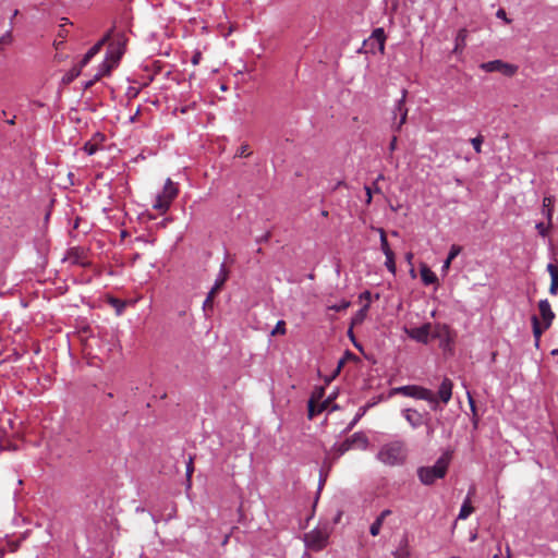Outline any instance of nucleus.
<instances>
[{
  "label": "nucleus",
  "instance_id": "nucleus-1",
  "mask_svg": "<svg viewBox=\"0 0 558 558\" xmlns=\"http://www.w3.org/2000/svg\"><path fill=\"white\" fill-rule=\"evenodd\" d=\"M109 40H110L109 52H110V57L112 60L110 62L104 61L101 63V66L98 70V72L94 75V78L84 84L85 89L90 88L95 84V82L99 81L104 75L110 73L113 64L119 61V59L121 58V56L123 53V46L125 44L123 34L113 35L111 33V39H109Z\"/></svg>",
  "mask_w": 558,
  "mask_h": 558
},
{
  "label": "nucleus",
  "instance_id": "nucleus-2",
  "mask_svg": "<svg viewBox=\"0 0 558 558\" xmlns=\"http://www.w3.org/2000/svg\"><path fill=\"white\" fill-rule=\"evenodd\" d=\"M377 459L390 466L403 464L407 459L405 444L401 440L390 441L381 446Z\"/></svg>",
  "mask_w": 558,
  "mask_h": 558
},
{
  "label": "nucleus",
  "instance_id": "nucleus-3",
  "mask_svg": "<svg viewBox=\"0 0 558 558\" xmlns=\"http://www.w3.org/2000/svg\"><path fill=\"white\" fill-rule=\"evenodd\" d=\"M450 462V456L444 453L432 466H421L417 470V476L422 484L432 485L437 480L445 477Z\"/></svg>",
  "mask_w": 558,
  "mask_h": 558
},
{
  "label": "nucleus",
  "instance_id": "nucleus-4",
  "mask_svg": "<svg viewBox=\"0 0 558 558\" xmlns=\"http://www.w3.org/2000/svg\"><path fill=\"white\" fill-rule=\"evenodd\" d=\"M111 39V32L108 33L102 39H100L97 44H95L83 57L82 61L74 65L70 71H68L62 77V84L69 85L71 84L82 72V69L90 61V59L96 56L105 43Z\"/></svg>",
  "mask_w": 558,
  "mask_h": 558
},
{
  "label": "nucleus",
  "instance_id": "nucleus-5",
  "mask_svg": "<svg viewBox=\"0 0 558 558\" xmlns=\"http://www.w3.org/2000/svg\"><path fill=\"white\" fill-rule=\"evenodd\" d=\"M393 393L402 395L404 397L414 398L417 400H425L432 409L437 410L438 401L434 392L427 388L417 385L401 386L393 389Z\"/></svg>",
  "mask_w": 558,
  "mask_h": 558
},
{
  "label": "nucleus",
  "instance_id": "nucleus-6",
  "mask_svg": "<svg viewBox=\"0 0 558 558\" xmlns=\"http://www.w3.org/2000/svg\"><path fill=\"white\" fill-rule=\"evenodd\" d=\"M178 192L177 184L172 182L171 179H167L162 191L157 194L153 207L160 213H166L172 201L177 197Z\"/></svg>",
  "mask_w": 558,
  "mask_h": 558
},
{
  "label": "nucleus",
  "instance_id": "nucleus-7",
  "mask_svg": "<svg viewBox=\"0 0 558 558\" xmlns=\"http://www.w3.org/2000/svg\"><path fill=\"white\" fill-rule=\"evenodd\" d=\"M329 531L327 527L314 529L304 535L306 547L312 550L318 551L325 548L328 544Z\"/></svg>",
  "mask_w": 558,
  "mask_h": 558
},
{
  "label": "nucleus",
  "instance_id": "nucleus-8",
  "mask_svg": "<svg viewBox=\"0 0 558 558\" xmlns=\"http://www.w3.org/2000/svg\"><path fill=\"white\" fill-rule=\"evenodd\" d=\"M480 68L485 72H500L506 76H513L518 72V66L515 64L507 63L502 60L484 62Z\"/></svg>",
  "mask_w": 558,
  "mask_h": 558
},
{
  "label": "nucleus",
  "instance_id": "nucleus-9",
  "mask_svg": "<svg viewBox=\"0 0 558 558\" xmlns=\"http://www.w3.org/2000/svg\"><path fill=\"white\" fill-rule=\"evenodd\" d=\"M386 34L384 28H375L368 39L364 40V46L371 51L378 50L380 53L385 50Z\"/></svg>",
  "mask_w": 558,
  "mask_h": 558
},
{
  "label": "nucleus",
  "instance_id": "nucleus-10",
  "mask_svg": "<svg viewBox=\"0 0 558 558\" xmlns=\"http://www.w3.org/2000/svg\"><path fill=\"white\" fill-rule=\"evenodd\" d=\"M432 325L429 323L424 324L416 328L405 329L407 335L417 342L428 343Z\"/></svg>",
  "mask_w": 558,
  "mask_h": 558
},
{
  "label": "nucleus",
  "instance_id": "nucleus-11",
  "mask_svg": "<svg viewBox=\"0 0 558 558\" xmlns=\"http://www.w3.org/2000/svg\"><path fill=\"white\" fill-rule=\"evenodd\" d=\"M408 92L402 89L401 98L396 102L393 113L395 116L400 114V121L396 124V130L399 131L402 125L407 122L408 109L405 108Z\"/></svg>",
  "mask_w": 558,
  "mask_h": 558
},
{
  "label": "nucleus",
  "instance_id": "nucleus-12",
  "mask_svg": "<svg viewBox=\"0 0 558 558\" xmlns=\"http://www.w3.org/2000/svg\"><path fill=\"white\" fill-rule=\"evenodd\" d=\"M538 311L544 328H549L555 319V313L553 312L548 300H541L538 302Z\"/></svg>",
  "mask_w": 558,
  "mask_h": 558
},
{
  "label": "nucleus",
  "instance_id": "nucleus-13",
  "mask_svg": "<svg viewBox=\"0 0 558 558\" xmlns=\"http://www.w3.org/2000/svg\"><path fill=\"white\" fill-rule=\"evenodd\" d=\"M402 415L412 428H417L426 423L425 415L414 409H404Z\"/></svg>",
  "mask_w": 558,
  "mask_h": 558
},
{
  "label": "nucleus",
  "instance_id": "nucleus-14",
  "mask_svg": "<svg viewBox=\"0 0 558 558\" xmlns=\"http://www.w3.org/2000/svg\"><path fill=\"white\" fill-rule=\"evenodd\" d=\"M453 384L449 378H445L438 389V398L444 404H447L452 397Z\"/></svg>",
  "mask_w": 558,
  "mask_h": 558
},
{
  "label": "nucleus",
  "instance_id": "nucleus-15",
  "mask_svg": "<svg viewBox=\"0 0 558 558\" xmlns=\"http://www.w3.org/2000/svg\"><path fill=\"white\" fill-rule=\"evenodd\" d=\"M391 513L392 512L389 509H385L379 513V515L375 519V521L369 526V533L372 536L379 535L386 518L389 517Z\"/></svg>",
  "mask_w": 558,
  "mask_h": 558
},
{
  "label": "nucleus",
  "instance_id": "nucleus-16",
  "mask_svg": "<svg viewBox=\"0 0 558 558\" xmlns=\"http://www.w3.org/2000/svg\"><path fill=\"white\" fill-rule=\"evenodd\" d=\"M555 199L553 196H545L542 204V215L547 219V222L551 225L553 213H554Z\"/></svg>",
  "mask_w": 558,
  "mask_h": 558
},
{
  "label": "nucleus",
  "instance_id": "nucleus-17",
  "mask_svg": "<svg viewBox=\"0 0 558 558\" xmlns=\"http://www.w3.org/2000/svg\"><path fill=\"white\" fill-rule=\"evenodd\" d=\"M547 271L550 275L549 293L556 295L558 292V268L556 265L550 263L547 265Z\"/></svg>",
  "mask_w": 558,
  "mask_h": 558
},
{
  "label": "nucleus",
  "instance_id": "nucleus-18",
  "mask_svg": "<svg viewBox=\"0 0 558 558\" xmlns=\"http://www.w3.org/2000/svg\"><path fill=\"white\" fill-rule=\"evenodd\" d=\"M420 275H421V279H422L423 283L426 286L434 284V283L438 282V278H437L436 274L426 265H423L420 268Z\"/></svg>",
  "mask_w": 558,
  "mask_h": 558
},
{
  "label": "nucleus",
  "instance_id": "nucleus-19",
  "mask_svg": "<svg viewBox=\"0 0 558 558\" xmlns=\"http://www.w3.org/2000/svg\"><path fill=\"white\" fill-rule=\"evenodd\" d=\"M532 328H533V336L535 339V347H539L541 337L542 333L547 330L548 328H544V324L539 322L537 316H532Z\"/></svg>",
  "mask_w": 558,
  "mask_h": 558
},
{
  "label": "nucleus",
  "instance_id": "nucleus-20",
  "mask_svg": "<svg viewBox=\"0 0 558 558\" xmlns=\"http://www.w3.org/2000/svg\"><path fill=\"white\" fill-rule=\"evenodd\" d=\"M461 250H462L461 246H459L457 244L451 245L449 254L441 266V271L444 274L448 272L451 262L461 253Z\"/></svg>",
  "mask_w": 558,
  "mask_h": 558
},
{
  "label": "nucleus",
  "instance_id": "nucleus-21",
  "mask_svg": "<svg viewBox=\"0 0 558 558\" xmlns=\"http://www.w3.org/2000/svg\"><path fill=\"white\" fill-rule=\"evenodd\" d=\"M227 279H228V270L225 265H221L220 271H219L217 279L215 281V284L210 291L217 294L219 292V290L222 288V286L225 284V282L227 281Z\"/></svg>",
  "mask_w": 558,
  "mask_h": 558
},
{
  "label": "nucleus",
  "instance_id": "nucleus-22",
  "mask_svg": "<svg viewBox=\"0 0 558 558\" xmlns=\"http://www.w3.org/2000/svg\"><path fill=\"white\" fill-rule=\"evenodd\" d=\"M466 36H468V32L465 28H462L458 32L457 37H456V45L453 48L454 53L461 52L463 50V48L465 46Z\"/></svg>",
  "mask_w": 558,
  "mask_h": 558
},
{
  "label": "nucleus",
  "instance_id": "nucleus-23",
  "mask_svg": "<svg viewBox=\"0 0 558 558\" xmlns=\"http://www.w3.org/2000/svg\"><path fill=\"white\" fill-rule=\"evenodd\" d=\"M348 440H351V446L352 447L354 445H356L357 447H360L362 449H366V447L368 445L367 437L365 435H363L362 433L353 434L350 438H348Z\"/></svg>",
  "mask_w": 558,
  "mask_h": 558
},
{
  "label": "nucleus",
  "instance_id": "nucleus-24",
  "mask_svg": "<svg viewBox=\"0 0 558 558\" xmlns=\"http://www.w3.org/2000/svg\"><path fill=\"white\" fill-rule=\"evenodd\" d=\"M473 511H474V508L472 507L470 497L468 496L461 506L460 512L458 514V519L465 520Z\"/></svg>",
  "mask_w": 558,
  "mask_h": 558
},
{
  "label": "nucleus",
  "instance_id": "nucleus-25",
  "mask_svg": "<svg viewBox=\"0 0 558 558\" xmlns=\"http://www.w3.org/2000/svg\"><path fill=\"white\" fill-rule=\"evenodd\" d=\"M109 303L116 308V313L118 315H121L124 307L128 305V304H132L134 305L135 304V301H121L119 299H116V298H110L109 299Z\"/></svg>",
  "mask_w": 558,
  "mask_h": 558
},
{
  "label": "nucleus",
  "instance_id": "nucleus-26",
  "mask_svg": "<svg viewBox=\"0 0 558 558\" xmlns=\"http://www.w3.org/2000/svg\"><path fill=\"white\" fill-rule=\"evenodd\" d=\"M393 558H409L410 551L408 548V541L403 539L400 544V546L397 548L396 551H393Z\"/></svg>",
  "mask_w": 558,
  "mask_h": 558
},
{
  "label": "nucleus",
  "instance_id": "nucleus-27",
  "mask_svg": "<svg viewBox=\"0 0 558 558\" xmlns=\"http://www.w3.org/2000/svg\"><path fill=\"white\" fill-rule=\"evenodd\" d=\"M325 403L316 405L315 401L311 399L308 401V417L313 418L316 414L320 413L325 409Z\"/></svg>",
  "mask_w": 558,
  "mask_h": 558
},
{
  "label": "nucleus",
  "instance_id": "nucleus-28",
  "mask_svg": "<svg viewBox=\"0 0 558 558\" xmlns=\"http://www.w3.org/2000/svg\"><path fill=\"white\" fill-rule=\"evenodd\" d=\"M369 308V304L366 303L353 317L352 323L353 324H361L365 319L367 315V311Z\"/></svg>",
  "mask_w": 558,
  "mask_h": 558
},
{
  "label": "nucleus",
  "instance_id": "nucleus-29",
  "mask_svg": "<svg viewBox=\"0 0 558 558\" xmlns=\"http://www.w3.org/2000/svg\"><path fill=\"white\" fill-rule=\"evenodd\" d=\"M352 448L351 440L345 439L339 445L333 447L335 452L338 457L342 456L344 452L349 451Z\"/></svg>",
  "mask_w": 558,
  "mask_h": 558
},
{
  "label": "nucleus",
  "instance_id": "nucleus-30",
  "mask_svg": "<svg viewBox=\"0 0 558 558\" xmlns=\"http://www.w3.org/2000/svg\"><path fill=\"white\" fill-rule=\"evenodd\" d=\"M379 231H380V247H381L383 253L385 255L392 254L393 252L389 246L385 231L383 229H380Z\"/></svg>",
  "mask_w": 558,
  "mask_h": 558
},
{
  "label": "nucleus",
  "instance_id": "nucleus-31",
  "mask_svg": "<svg viewBox=\"0 0 558 558\" xmlns=\"http://www.w3.org/2000/svg\"><path fill=\"white\" fill-rule=\"evenodd\" d=\"M386 256V262H385V266L387 267V269L392 274L395 275L396 274V262H395V254H388V255H385Z\"/></svg>",
  "mask_w": 558,
  "mask_h": 558
},
{
  "label": "nucleus",
  "instance_id": "nucleus-32",
  "mask_svg": "<svg viewBox=\"0 0 558 558\" xmlns=\"http://www.w3.org/2000/svg\"><path fill=\"white\" fill-rule=\"evenodd\" d=\"M286 332H287V329H286L284 320H279V322H277L275 328L272 329L271 336L286 335Z\"/></svg>",
  "mask_w": 558,
  "mask_h": 558
},
{
  "label": "nucleus",
  "instance_id": "nucleus-33",
  "mask_svg": "<svg viewBox=\"0 0 558 558\" xmlns=\"http://www.w3.org/2000/svg\"><path fill=\"white\" fill-rule=\"evenodd\" d=\"M350 306V302L342 300L338 304H333L328 306V310L335 311V312H342L345 311Z\"/></svg>",
  "mask_w": 558,
  "mask_h": 558
},
{
  "label": "nucleus",
  "instance_id": "nucleus-34",
  "mask_svg": "<svg viewBox=\"0 0 558 558\" xmlns=\"http://www.w3.org/2000/svg\"><path fill=\"white\" fill-rule=\"evenodd\" d=\"M483 142H484V138L482 135H477L476 137L471 140V144L477 154H480L482 151Z\"/></svg>",
  "mask_w": 558,
  "mask_h": 558
},
{
  "label": "nucleus",
  "instance_id": "nucleus-35",
  "mask_svg": "<svg viewBox=\"0 0 558 558\" xmlns=\"http://www.w3.org/2000/svg\"><path fill=\"white\" fill-rule=\"evenodd\" d=\"M83 150H84L87 155H94V154L98 150V146H97V144H95V143L87 142V143H85V145L83 146Z\"/></svg>",
  "mask_w": 558,
  "mask_h": 558
},
{
  "label": "nucleus",
  "instance_id": "nucleus-36",
  "mask_svg": "<svg viewBox=\"0 0 558 558\" xmlns=\"http://www.w3.org/2000/svg\"><path fill=\"white\" fill-rule=\"evenodd\" d=\"M193 472H194L193 458L190 457L189 461L186 463V478H187L189 484L191 483V477H192Z\"/></svg>",
  "mask_w": 558,
  "mask_h": 558
},
{
  "label": "nucleus",
  "instance_id": "nucleus-37",
  "mask_svg": "<svg viewBox=\"0 0 558 558\" xmlns=\"http://www.w3.org/2000/svg\"><path fill=\"white\" fill-rule=\"evenodd\" d=\"M549 227H550V225H549V223L545 225L544 222H538V223H536V226H535V228L537 229L538 233H539L541 235H543V236H545V235H546V233H547V231H548Z\"/></svg>",
  "mask_w": 558,
  "mask_h": 558
},
{
  "label": "nucleus",
  "instance_id": "nucleus-38",
  "mask_svg": "<svg viewBox=\"0 0 558 558\" xmlns=\"http://www.w3.org/2000/svg\"><path fill=\"white\" fill-rule=\"evenodd\" d=\"M12 33L11 31H8L4 35L0 37V44L10 45L12 43Z\"/></svg>",
  "mask_w": 558,
  "mask_h": 558
},
{
  "label": "nucleus",
  "instance_id": "nucleus-39",
  "mask_svg": "<svg viewBox=\"0 0 558 558\" xmlns=\"http://www.w3.org/2000/svg\"><path fill=\"white\" fill-rule=\"evenodd\" d=\"M215 295H216V293H214L211 291L208 292V295H207V298H206V300L204 302V307L211 306L213 300H214Z\"/></svg>",
  "mask_w": 558,
  "mask_h": 558
},
{
  "label": "nucleus",
  "instance_id": "nucleus-40",
  "mask_svg": "<svg viewBox=\"0 0 558 558\" xmlns=\"http://www.w3.org/2000/svg\"><path fill=\"white\" fill-rule=\"evenodd\" d=\"M366 408H361L360 412L356 414L350 426L352 427L356 422L365 414Z\"/></svg>",
  "mask_w": 558,
  "mask_h": 558
},
{
  "label": "nucleus",
  "instance_id": "nucleus-41",
  "mask_svg": "<svg viewBox=\"0 0 558 558\" xmlns=\"http://www.w3.org/2000/svg\"><path fill=\"white\" fill-rule=\"evenodd\" d=\"M247 149H248V146H247V145H243V146H241V147H240V149H239V154H238V155H239L240 157H246V156H248L251 153H250Z\"/></svg>",
  "mask_w": 558,
  "mask_h": 558
},
{
  "label": "nucleus",
  "instance_id": "nucleus-42",
  "mask_svg": "<svg viewBox=\"0 0 558 558\" xmlns=\"http://www.w3.org/2000/svg\"><path fill=\"white\" fill-rule=\"evenodd\" d=\"M202 59V53L199 51H196L194 56L192 57V63L194 65L198 64Z\"/></svg>",
  "mask_w": 558,
  "mask_h": 558
},
{
  "label": "nucleus",
  "instance_id": "nucleus-43",
  "mask_svg": "<svg viewBox=\"0 0 558 558\" xmlns=\"http://www.w3.org/2000/svg\"><path fill=\"white\" fill-rule=\"evenodd\" d=\"M138 89H136L135 87H131L128 92V96L130 99H132L135 98L138 95Z\"/></svg>",
  "mask_w": 558,
  "mask_h": 558
},
{
  "label": "nucleus",
  "instance_id": "nucleus-44",
  "mask_svg": "<svg viewBox=\"0 0 558 558\" xmlns=\"http://www.w3.org/2000/svg\"><path fill=\"white\" fill-rule=\"evenodd\" d=\"M496 15H497V17H499V19H504L507 23H509V22H510V21L507 19V16H506V12H505L502 9L498 10Z\"/></svg>",
  "mask_w": 558,
  "mask_h": 558
},
{
  "label": "nucleus",
  "instance_id": "nucleus-45",
  "mask_svg": "<svg viewBox=\"0 0 558 558\" xmlns=\"http://www.w3.org/2000/svg\"><path fill=\"white\" fill-rule=\"evenodd\" d=\"M397 148V137L393 136L390 141V144H389V150L390 151H393L395 149Z\"/></svg>",
  "mask_w": 558,
  "mask_h": 558
},
{
  "label": "nucleus",
  "instance_id": "nucleus-46",
  "mask_svg": "<svg viewBox=\"0 0 558 558\" xmlns=\"http://www.w3.org/2000/svg\"><path fill=\"white\" fill-rule=\"evenodd\" d=\"M366 192V203L369 204L372 202V190L368 186H365Z\"/></svg>",
  "mask_w": 558,
  "mask_h": 558
},
{
  "label": "nucleus",
  "instance_id": "nucleus-47",
  "mask_svg": "<svg viewBox=\"0 0 558 558\" xmlns=\"http://www.w3.org/2000/svg\"><path fill=\"white\" fill-rule=\"evenodd\" d=\"M361 299H365L367 302L371 301V298H372V294L369 291H364L361 295H360Z\"/></svg>",
  "mask_w": 558,
  "mask_h": 558
},
{
  "label": "nucleus",
  "instance_id": "nucleus-48",
  "mask_svg": "<svg viewBox=\"0 0 558 558\" xmlns=\"http://www.w3.org/2000/svg\"><path fill=\"white\" fill-rule=\"evenodd\" d=\"M424 425H426V427H427V435H428V436H432V435H433V433H434V428H433V427H432V425L429 424L428 420H426V423H425Z\"/></svg>",
  "mask_w": 558,
  "mask_h": 558
},
{
  "label": "nucleus",
  "instance_id": "nucleus-49",
  "mask_svg": "<svg viewBox=\"0 0 558 558\" xmlns=\"http://www.w3.org/2000/svg\"><path fill=\"white\" fill-rule=\"evenodd\" d=\"M9 125H14L16 123V116H13L11 119L5 121Z\"/></svg>",
  "mask_w": 558,
  "mask_h": 558
},
{
  "label": "nucleus",
  "instance_id": "nucleus-50",
  "mask_svg": "<svg viewBox=\"0 0 558 558\" xmlns=\"http://www.w3.org/2000/svg\"><path fill=\"white\" fill-rule=\"evenodd\" d=\"M138 114H140V105L135 108L134 114L131 117V120L133 121Z\"/></svg>",
  "mask_w": 558,
  "mask_h": 558
},
{
  "label": "nucleus",
  "instance_id": "nucleus-51",
  "mask_svg": "<svg viewBox=\"0 0 558 558\" xmlns=\"http://www.w3.org/2000/svg\"><path fill=\"white\" fill-rule=\"evenodd\" d=\"M506 555H507V558H511V549L509 546L506 547Z\"/></svg>",
  "mask_w": 558,
  "mask_h": 558
},
{
  "label": "nucleus",
  "instance_id": "nucleus-52",
  "mask_svg": "<svg viewBox=\"0 0 558 558\" xmlns=\"http://www.w3.org/2000/svg\"><path fill=\"white\" fill-rule=\"evenodd\" d=\"M500 557H501V553H500V548H498V553H497V554H495V555L493 556V558H500Z\"/></svg>",
  "mask_w": 558,
  "mask_h": 558
},
{
  "label": "nucleus",
  "instance_id": "nucleus-53",
  "mask_svg": "<svg viewBox=\"0 0 558 558\" xmlns=\"http://www.w3.org/2000/svg\"><path fill=\"white\" fill-rule=\"evenodd\" d=\"M19 14V10H14L13 14H12V17H11V22L13 21V19H15V16Z\"/></svg>",
  "mask_w": 558,
  "mask_h": 558
},
{
  "label": "nucleus",
  "instance_id": "nucleus-54",
  "mask_svg": "<svg viewBox=\"0 0 558 558\" xmlns=\"http://www.w3.org/2000/svg\"><path fill=\"white\" fill-rule=\"evenodd\" d=\"M551 354H553V355L558 356V349H554V350L551 351Z\"/></svg>",
  "mask_w": 558,
  "mask_h": 558
},
{
  "label": "nucleus",
  "instance_id": "nucleus-55",
  "mask_svg": "<svg viewBox=\"0 0 558 558\" xmlns=\"http://www.w3.org/2000/svg\"><path fill=\"white\" fill-rule=\"evenodd\" d=\"M1 116H2V117H5V116H7V111H5V110H2V111H1Z\"/></svg>",
  "mask_w": 558,
  "mask_h": 558
},
{
  "label": "nucleus",
  "instance_id": "nucleus-56",
  "mask_svg": "<svg viewBox=\"0 0 558 558\" xmlns=\"http://www.w3.org/2000/svg\"><path fill=\"white\" fill-rule=\"evenodd\" d=\"M407 258L410 260V259L412 258V254H411V253H410V254H408V255H407Z\"/></svg>",
  "mask_w": 558,
  "mask_h": 558
}]
</instances>
